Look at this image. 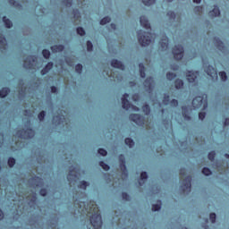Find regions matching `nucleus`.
<instances>
[{
  "instance_id": "ea45409f",
  "label": "nucleus",
  "mask_w": 229,
  "mask_h": 229,
  "mask_svg": "<svg viewBox=\"0 0 229 229\" xmlns=\"http://www.w3.org/2000/svg\"><path fill=\"white\" fill-rule=\"evenodd\" d=\"M42 55L45 60H49V58H51V52L48 49L45 48L42 50Z\"/></svg>"
},
{
  "instance_id": "0e129e2a",
  "label": "nucleus",
  "mask_w": 229,
  "mask_h": 229,
  "mask_svg": "<svg viewBox=\"0 0 229 229\" xmlns=\"http://www.w3.org/2000/svg\"><path fill=\"white\" fill-rule=\"evenodd\" d=\"M4 144V132H0V148H3Z\"/></svg>"
},
{
  "instance_id": "052dcab7",
  "label": "nucleus",
  "mask_w": 229,
  "mask_h": 229,
  "mask_svg": "<svg viewBox=\"0 0 229 229\" xmlns=\"http://www.w3.org/2000/svg\"><path fill=\"white\" fill-rule=\"evenodd\" d=\"M49 223L52 225V226H56V225H58V218L54 216L49 220Z\"/></svg>"
},
{
  "instance_id": "5fc2aeb1",
  "label": "nucleus",
  "mask_w": 229,
  "mask_h": 229,
  "mask_svg": "<svg viewBox=\"0 0 229 229\" xmlns=\"http://www.w3.org/2000/svg\"><path fill=\"white\" fill-rule=\"evenodd\" d=\"M62 4L64 6H67L68 8H71V6H72V0H62Z\"/></svg>"
},
{
  "instance_id": "49530a36",
  "label": "nucleus",
  "mask_w": 229,
  "mask_h": 229,
  "mask_svg": "<svg viewBox=\"0 0 229 229\" xmlns=\"http://www.w3.org/2000/svg\"><path fill=\"white\" fill-rule=\"evenodd\" d=\"M176 73L174 72H168L166 73V79L168 80V81H173V80H174L176 78Z\"/></svg>"
},
{
  "instance_id": "c756f323",
  "label": "nucleus",
  "mask_w": 229,
  "mask_h": 229,
  "mask_svg": "<svg viewBox=\"0 0 229 229\" xmlns=\"http://www.w3.org/2000/svg\"><path fill=\"white\" fill-rule=\"evenodd\" d=\"M139 69L140 78H146V66H144L143 63L139 64Z\"/></svg>"
},
{
  "instance_id": "338daca9",
  "label": "nucleus",
  "mask_w": 229,
  "mask_h": 229,
  "mask_svg": "<svg viewBox=\"0 0 229 229\" xmlns=\"http://www.w3.org/2000/svg\"><path fill=\"white\" fill-rule=\"evenodd\" d=\"M205 117H207V113H205V112L199 113V119L200 121H203L205 119Z\"/></svg>"
},
{
  "instance_id": "7c9ffc66",
  "label": "nucleus",
  "mask_w": 229,
  "mask_h": 229,
  "mask_svg": "<svg viewBox=\"0 0 229 229\" xmlns=\"http://www.w3.org/2000/svg\"><path fill=\"white\" fill-rule=\"evenodd\" d=\"M162 209V200H157V204L152 205V211L153 212H159Z\"/></svg>"
},
{
  "instance_id": "4be33fe9",
  "label": "nucleus",
  "mask_w": 229,
  "mask_h": 229,
  "mask_svg": "<svg viewBox=\"0 0 229 229\" xmlns=\"http://www.w3.org/2000/svg\"><path fill=\"white\" fill-rule=\"evenodd\" d=\"M0 49L3 51H6L8 49V41L6 40V37H4V35L0 36Z\"/></svg>"
},
{
  "instance_id": "1a4fd4ad",
  "label": "nucleus",
  "mask_w": 229,
  "mask_h": 229,
  "mask_svg": "<svg viewBox=\"0 0 229 229\" xmlns=\"http://www.w3.org/2000/svg\"><path fill=\"white\" fill-rule=\"evenodd\" d=\"M192 105L195 108H201L204 105V109L208 106V104L207 103V100L203 99V97H196L192 100Z\"/></svg>"
},
{
  "instance_id": "8fccbe9b",
  "label": "nucleus",
  "mask_w": 229,
  "mask_h": 229,
  "mask_svg": "<svg viewBox=\"0 0 229 229\" xmlns=\"http://www.w3.org/2000/svg\"><path fill=\"white\" fill-rule=\"evenodd\" d=\"M46 111H40L38 114V119L40 123H42V121H44V119H46Z\"/></svg>"
},
{
  "instance_id": "20e7f679",
  "label": "nucleus",
  "mask_w": 229,
  "mask_h": 229,
  "mask_svg": "<svg viewBox=\"0 0 229 229\" xmlns=\"http://www.w3.org/2000/svg\"><path fill=\"white\" fill-rule=\"evenodd\" d=\"M28 183L32 189L42 188L44 187V179L40 176L35 175L29 179Z\"/></svg>"
},
{
  "instance_id": "412c9836",
  "label": "nucleus",
  "mask_w": 229,
  "mask_h": 229,
  "mask_svg": "<svg viewBox=\"0 0 229 229\" xmlns=\"http://www.w3.org/2000/svg\"><path fill=\"white\" fill-rule=\"evenodd\" d=\"M37 203H38V197H37V193H33L31 199L29 200L28 205L30 208H35L37 207Z\"/></svg>"
},
{
  "instance_id": "dca6fc26",
  "label": "nucleus",
  "mask_w": 229,
  "mask_h": 229,
  "mask_svg": "<svg viewBox=\"0 0 229 229\" xmlns=\"http://www.w3.org/2000/svg\"><path fill=\"white\" fill-rule=\"evenodd\" d=\"M111 67H114V69H120V71H124V64L123 62L119 61L118 59H112L111 60Z\"/></svg>"
},
{
  "instance_id": "cd10ccee",
  "label": "nucleus",
  "mask_w": 229,
  "mask_h": 229,
  "mask_svg": "<svg viewBox=\"0 0 229 229\" xmlns=\"http://www.w3.org/2000/svg\"><path fill=\"white\" fill-rule=\"evenodd\" d=\"M140 178L141 182L139 181V186L142 187V185H144V182H146V180H148V172H141Z\"/></svg>"
},
{
  "instance_id": "f704fd0d",
  "label": "nucleus",
  "mask_w": 229,
  "mask_h": 229,
  "mask_svg": "<svg viewBox=\"0 0 229 229\" xmlns=\"http://www.w3.org/2000/svg\"><path fill=\"white\" fill-rule=\"evenodd\" d=\"M18 98L20 99V101H24V99L26 98V89H21L19 90Z\"/></svg>"
},
{
  "instance_id": "9b49d317",
  "label": "nucleus",
  "mask_w": 229,
  "mask_h": 229,
  "mask_svg": "<svg viewBox=\"0 0 229 229\" xmlns=\"http://www.w3.org/2000/svg\"><path fill=\"white\" fill-rule=\"evenodd\" d=\"M214 44L218 51H221V53H226V46H225V43L219 38V37L214 38Z\"/></svg>"
},
{
  "instance_id": "e2e57ef3",
  "label": "nucleus",
  "mask_w": 229,
  "mask_h": 229,
  "mask_svg": "<svg viewBox=\"0 0 229 229\" xmlns=\"http://www.w3.org/2000/svg\"><path fill=\"white\" fill-rule=\"evenodd\" d=\"M142 3L145 6H151V4H155V1L153 0H142Z\"/></svg>"
},
{
  "instance_id": "864d4df0",
  "label": "nucleus",
  "mask_w": 229,
  "mask_h": 229,
  "mask_svg": "<svg viewBox=\"0 0 229 229\" xmlns=\"http://www.w3.org/2000/svg\"><path fill=\"white\" fill-rule=\"evenodd\" d=\"M167 17H169L171 21H174L176 19V13H174V11H169L167 13Z\"/></svg>"
},
{
  "instance_id": "69168bd1",
  "label": "nucleus",
  "mask_w": 229,
  "mask_h": 229,
  "mask_svg": "<svg viewBox=\"0 0 229 229\" xmlns=\"http://www.w3.org/2000/svg\"><path fill=\"white\" fill-rule=\"evenodd\" d=\"M170 105L171 106H178V100L176 98H173L171 101H170Z\"/></svg>"
},
{
  "instance_id": "f257e3e1",
  "label": "nucleus",
  "mask_w": 229,
  "mask_h": 229,
  "mask_svg": "<svg viewBox=\"0 0 229 229\" xmlns=\"http://www.w3.org/2000/svg\"><path fill=\"white\" fill-rule=\"evenodd\" d=\"M18 139H23V140H30L35 137V130L31 127H26L25 129L18 130L15 134Z\"/></svg>"
},
{
  "instance_id": "de8ad7c7",
  "label": "nucleus",
  "mask_w": 229,
  "mask_h": 229,
  "mask_svg": "<svg viewBox=\"0 0 229 229\" xmlns=\"http://www.w3.org/2000/svg\"><path fill=\"white\" fill-rule=\"evenodd\" d=\"M75 72H77V74H81V72H83V64H77L75 65Z\"/></svg>"
},
{
  "instance_id": "6e6552de",
  "label": "nucleus",
  "mask_w": 229,
  "mask_h": 229,
  "mask_svg": "<svg viewBox=\"0 0 229 229\" xmlns=\"http://www.w3.org/2000/svg\"><path fill=\"white\" fill-rule=\"evenodd\" d=\"M129 119L138 126H144L145 117L139 114H131Z\"/></svg>"
},
{
  "instance_id": "ddd939ff",
  "label": "nucleus",
  "mask_w": 229,
  "mask_h": 229,
  "mask_svg": "<svg viewBox=\"0 0 229 229\" xmlns=\"http://www.w3.org/2000/svg\"><path fill=\"white\" fill-rule=\"evenodd\" d=\"M129 97L130 95L128 93H124L122 98V108H123V110H130L131 106L130 100H128Z\"/></svg>"
},
{
  "instance_id": "f8f14e48",
  "label": "nucleus",
  "mask_w": 229,
  "mask_h": 229,
  "mask_svg": "<svg viewBox=\"0 0 229 229\" xmlns=\"http://www.w3.org/2000/svg\"><path fill=\"white\" fill-rule=\"evenodd\" d=\"M37 61L35 55H28L23 63L24 69H31L33 67V63Z\"/></svg>"
},
{
  "instance_id": "58836bf2",
  "label": "nucleus",
  "mask_w": 229,
  "mask_h": 229,
  "mask_svg": "<svg viewBox=\"0 0 229 229\" xmlns=\"http://www.w3.org/2000/svg\"><path fill=\"white\" fill-rule=\"evenodd\" d=\"M76 33L77 35H80V37H85V35H87V32L85 31V29H83V27H77Z\"/></svg>"
},
{
  "instance_id": "a878e982",
  "label": "nucleus",
  "mask_w": 229,
  "mask_h": 229,
  "mask_svg": "<svg viewBox=\"0 0 229 229\" xmlns=\"http://www.w3.org/2000/svg\"><path fill=\"white\" fill-rule=\"evenodd\" d=\"M2 21L4 26L7 28V30L13 28V22H12L11 20L8 19V17L3 16Z\"/></svg>"
},
{
  "instance_id": "6ab92c4d",
  "label": "nucleus",
  "mask_w": 229,
  "mask_h": 229,
  "mask_svg": "<svg viewBox=\"0 0 229 229\" xmlns=\"http://www.w3.org/2000/svg\"><path fill=\"white\" fill-rule=\"evenodd\" d=\"M140 26L145 30H151V24L149 23V20L146 18V16L140 17Z\"/></svg>"
},
{
  "instance_id": "bf43d9fd",
  "label": "nucleus",
  "mask_w": 229,
  "mask_h": 229,
  "mask_svg": "<svg viewBox=\"0 0 229 229\" xmlns=\"http://www.w3.org/2000/svg\"><path fill=\"white\" fill-rule=\"evenodd\" d=\"M39 196H42V198H46V196H47V189L41 188L39 190Z\"/></svg>"
},
{
  "instance_id": "37998d69",
  "label": "nucleus",
  "mask_w": 229,
  "mask_h": 229,
  "mask_svg": "<svg viewBox=\"0 0 229 229\" xmlns=\"http://www.w3.org/2000/svg\"><path fill=\"white\" fill-rule=\"evenodd\" d=\"M159 44L163 50L168 49V47H169V43L167 41H165V39H161L159 41Z\"/></svg>"
},
{
  "instance_id": "5701e85b",
  "label": "nucleus",
  "mask_w": 229,
  "mask_h": 229,
  "mask_svg": "<svg viewBox=\"0 0 229 229\" xmlns=\"http://www.w3.org/2000/svg\"><path fill=\"white\" fill-rule=\"evenodd\" d=\"M118 159H119V162H120L121 171H126V169H128V168L126 167V158L124 157V155L120 154L118 156Z\"/></svg>"
},
{
  "instance_id": "2f4dec72",
  "label": "nucleus",
  "mask_w": 229,
  "mask_h": 229,
  "mask_svg": "<svg viewBox=\"0 0 229 229\" xmlns=\"http://www.w3.org/2000/svg\"><path fill=\"white\" fill-rule=\"evenodd\" d=\"M29 223L30 226H35V225H38V216H32L29 218Z\"/></svg>"
},
{
  "instance_id": "b1692460",
  "label": "nucleus",
  "mask_w": 229,
  "mask_h": 229,
  "mask_svg": "<svg viewBox=\"0 0 229 229\" xmlns=\"http://www.w3.org/2000/svg\"><path fill=\"white\" fill-rule=\"evenodd\" d=\"M52 53H62L65 49L64 45H54L50 47Z\"/></svg>"
},
{
  "instance_id": "2eb2a0df",
  "label": "nucleus",
  "mask_w": 229,
  "mask_h": 229,
  "mask_svg": "<svg viewBox=\"0 0 229 229\" xmlns=\"http://www.w3.org/2000/svg\"><path fill=\"white\" fill-rule=\"evenodd\" d=\"M186 78H187V81H189V83H194V81H196V80H198V72L188 71L186 72Z\"/></svg>"
},
{
  "instance_id": "aec40b11",
  "label": "nucleus",
  "mask_w": 229,
  "mask_h": 229,
  "mask_svg": "<svg viewBox=\"0 0 229 229\" xmlns=\"http://www.w3.org/2000/svg\"><path fill=\"white\" fill-rule=\"evenodd\" d=\"M55 64L53 62H48L45 67L41 70L40 74L41 76H46V74H47L49 72V71H51V69H53Z\"/></svg>"
},
{
  "instance_id": "603ef678",
  "label": "nucleus",
  "mask_w": 229,
  "mask_h": 229,
  "mask_svg": "<svg viewBox=\"0 0 229 229\" xmlns=\"http://www.w3.org/2000/svg\"><path fill=\"white\" fill-rule=\"evenodd\" d=\"M219 76L222 81H227L228 75L226 74V72H219Z\"/></svg>"
},
{
  "instance_id": "4d7b16f0",
  "label": "nucleus",
  "mask_w": 229,
  "mask_h": 229,
  "mask_svg": "<svg viewBox=\"0 0 229 229\" xmlns=\"http://www.w3.org/2000/svg\"><path fill=\"white\" fill-rule=\"evenodd\" d=\"M98 153L101 157H106V155H108V151H106V149L101 148L98 149Z\"/></svg>"
},
{
  "instance_id": "680f3d73",
  "label": "nucleus",
  "mask_w": 229,
  "mask_h": 229,
  "mask_svg": "<svg viewBox=\"0 0 229 229\" xmlns=\"http://www.w3.org/2000/svg\"><path fill=\"white\" fill-rule=\"evenodd\" d=\"M209 219L211 223L214 225V223H216V219H217V215H216V213H210Z\"/></svg>"
},
{
  "instance_id": "a19ab883",
  "label": "nucleus",
  "mask_w": 229,
  "mask_h": 229,
  "mask_svg": "<svg viewBox=\"0 0 229 229\" xmlns=\"http://www.w3.org/2000/svg\"><path fill=\"white\" fill-rule=\"evenodd\" d=\"M202 174H204V176H210L212 175V170L208 166H204L202 168Z\"/></svg>"
},
{
  "instance_id": "4c0bfd02",
  "label": "nucleus",
  "mask_w": 229,
  "mask_h": 229,
  "mask_svg": "<svg viewBox=\"0 0 229 229\" xmlns=\"http://www.w3.org/2000/svg\"><path fill=\"white\" fill-rule=\"evenodd\" d=\"M124 142H125L126 146H128L131 148H133V146H135V141L131 138H126L124 140Z\"/></svg>"
},
{
  "instance_id": "0eeeda50",
  "label": "nucleus",
  "mask_w": 229,
  "mask_h": 229,
  "mask_svg": "<svg viewBox=\"0 0 229 229\" xmlns=\"http://www.w3.org/2000/svg\"><path fill=\"white\" fill-rule=\"evenodd\" d=\"M77 169L78 167L72 165H70L69 173L67 174V180L68 182H70V183L76 182L80 180V176L78 175V174H73L74 171H78Z\"/></svg>"
},
{
  "instance_id": "7ed1b4c3",
  "label": "nucleus",
  "mask_w": 229,
  "mask_h": 229,
  "mask_svg": "<svg viewBox=\"0 0 229 229\" xmlns=\"http://www.w3.org/2000/svg\"><path fill=\"white\" fill-rule=\"evenodd\" d=\"M172 55L174 59H175L177 62H180V60H182L183 56H185V48L180 44L175 45L172 48Z\"/></svg>"
},
{
  "instance_id": "bb28decb",
  "label": "nucleus",
  "mask_w": 229,
  "mask_h": 229,
  "mask_svg": "<svg viewBox=\"0 0 229 229\" xmlns=\"http://www.w3.org/2000/svg\"><path fill=\"white\" fill-rule=\"evenodd\" d=\"M11 89L8 87L5 88H2L0 89V98L1 99H4V98H6L8 96V94H10Z\"/></svg>"
},
{
  "instance_id": "e433bc0d",
  "label": "nucleus",
  "mask_w": 229,
  "mask_h": 229,
  "mask_svg": "<svg viewBox=\"0 0 229 229\" xmlns=\"http://www.w3.org/2000/svg\"><path fill=\"white\" fill-rule=\"evenodd\" d=\"M111 21L112 18H110L109 16H105L100 20L99 24L100 26H105L106 24H108V22H110Z\"/></svg>"
},
{
  "instance_id": "4468645a",
  "label": "nucleus",
  "mask_w": 229,
  "mask_h": 229,
  "mask_svg": "<svg viewBox=\"0 0 229 229\" xmlns=\"http://www.w3.org/2000/svg\"><path fill=\"white\" fill-rule=\"evenodd\" d=\"M64 121H65V116H64V114L54 115L52 118V124H54V126H60V124H64Z\"/></svg>"
},
{
  "instance_id": "f3484780",
  "label": "nucleus",
  "mask_w": 229,
  "mask_h": 229,
  "mask_svg": "<svg viewBox=\"0 0 229 229\" xmlns=\"http://www.w3.org/2000/svg\"><path fill=\"white\" fill-rule=\"evenodd\" d=\"M206 72L208 76H210V78H217V71L216 70V68H214V66L210 64L208 65Z\"/></svg>"
},
{
  "instance_id": "a18cd8bd",
  "label": "nucleus",
  "mask_w": 229,
  "mask_h": 229,
  "mask_svg": "<svg viewBox=\"0 0 229 229\" xmlns=\"http://www.w3.org/2000/svg\"><path fill=\"white\" fill-rule=\"evenodd\" d=\"M87 46V51L89 53H92V51H94V44H92V41L88 40L86 43Z\"/></svg>"
},
{
  "instance_id": "39448f33",
  "label": "nucleus",
  "mask_w": 229,
  "mask_h": 229,
  "mask_svg": "<svg viewBox=\"0 0 229 229\" xmlns=\"http://www.w3.org/2000/svg\"><path fill=\"white\" fill-rule=\"evenodd\" d=\"M155 79L153 76H148L143 81V87L148 94H152L153 90H155Z\"/></svg>"
},
{
  "instance_id": "79ce46f5",
  "label": "nucleus",
  "mask_w": 229,
  "mask_h": 229,
  "mask_svg": "<svg viewBox=\"0 0 229 229\" xmlns=\"http://www.w3.org/2000/svg\"><path fill=\"white\" fill-rule=\"evenodd\" d=\"M8 3L11 6H14L15 8H22V4L15 0H8Z\"/></svg>"
},
{
  "instance_id": "c03bdc74",
  "label": "nucleus",
  "mask_w": 229,
  "mask_h": 229,
  "mask_svg": "<svg viewBox=\"0 0 229 229\" xmlns=\"http://www.w3.org/2000/svg\"><path fill=\"white\" fill-rule=\"evenodd\" d=\"M99 165L104 171H110V165L105 163V161H99Z\"/></svg>"
},
{
  "instance_id": "c9c22d12",
  "label": "nucleus",
  "mask_w": 229,
  "mask_h": 229,
  "mask_svg": "<svg viewBox=\"0 0 229 229\" xmlns=\"http://www.w3.org/2000/svg\"><path fill=\"white\" fill-rule=\"evenodd\" d=\"M142 112L145 115H149L151 114V107L148 104H145L142 106Z\"/></svg>"
},
{
  "instance_id": "774afa93",
  "label": "nucleus",
  "mask_w": 229,
  "mask_h": 229,
  "mask_svg": "<svg viewBox=\"0 0 229 229\" xmlns=\"http://www.w3.org/2000/svg\"><path fill=\"white\" fill-rule=\"evenodd\" d=\"M201 10H203V7L197 5L194 7L193 11L195 13H199L201 12Z\"/></svg>"
},
{
  "instance_id": "c85d7f7f",
  "label": "nucleus",
  "mask_w": 229,
  "mask_h": 229,
  "mask_svg": "<svg viewBox=\"0 0 229 229\" xmlns=\"http://www.w3.org/2000/svg\"><path fill=\"white\" fill-rule=\"evenodd\" d=\"M183 85H185V83L182 81V79H176L174 81V87L176 90H180L181 89H183Z\"/></svg>"
},
{
  "instance_id": "393cba45",
  "label": "nucleus",
  "mask_w": 229,
  "mask_h": 229,
  "mask_svg": "<svg viewBox=\"0 0 229 229\" xmlns=\"http://www.w3.org/2000/svg\"><path fill=\"white\" fill-rule=\"evenodd\" d=\"M210 17H219L221 15V10L219 6L214 5V9L209 12Z\"/></svg>"
},
{
  "instance_id": "a211bd4d",
  "label": "nucleus",
  "mask_w": 229,
  "mask_h": 229,
  "mask_svg": "<svg viewBox=\"0 0 229 229\" xmlns=\"http://www.w3.org/2000/svg\"><path fill=\"white\" fill-rule=\"evenodd\" d=\"M182 110L184 121H191L192 118L191 117V110L189 109V106H182Z\"/></svg>"
},
{
  "instance_id": "13d9d810",
  "label": "nucleus",
  "mask_w": 229,
  "mask_h": 229,
  "mask_svg": "<svg viewBox=\"0 0 229 229\" xmlns=\"http://www.w3.org/2000/svg\"><path fill=\"white\" fill-rule=\"evenodd\" d=\"M122 198L123 199V201H131V198L130 197V194L126 193V192H122Z\"/></svg>"
},
{
  "instance_id": "6e6d98bb",
  "label": "nucleus",
  "mask_w": 229,
  "mask_h": 229,
  "mask_svg": "<svg viewBox=\"0 0 229 229\" xmlns=\"http://www.w3.org/2000/svg\"><path fill=\"white\" fill-rule=\"evenodd\" d=\"M72 14H73L74 19H80L81 17L79 9H73L72 10Z\"/></svg>"
},
{
  "instance_id": "72a5a7b5",
  "label": "nucleus",
  "mask_w": 229,
  "mask_h": 229,
  "mask_svg": "<svg viewBox=\"0 0 229 229\" xmlns=\"http://www.w3.org/2000/svg\"><path fill=\"white\" fill-rule=\"evenodd\" d=\"M90 183L87 181H81L78 187L79 189H81L82 191H87V187H89Z\"/></svg>"
},
{
  "instance_id": "f03ea898",
  "label": "nucleus",
  "mask_w": 229,
  "mask_h": 229,
  "mask_svg": "<svg viewBox=\"0 0 229 229\" xmlns=\"http://www.w3.org/2000/svg\"><path fill=\"white\" fill-rule=\"evenodd\" d=\"M138 40L141 47H146L151 44V33L146 32L144 30H138Z\"/></svg>"
},
{
  "instance_id": "473e14b6",
  "label": "nucleus",
  "mask_w": 229,
  "mask_h": 229,
  "mask_svg": "<svg viewBox=\"0 0 229 229\" xmlns=\"http://www.w3.org/2000/svg\"><path fill=\"white\" fill-rule=\"evenodd\" d=\"M15 164H17V160L13 157H10L7 159V165L12 169L13 167H15Z\"/></svg>"
},
{
  "instance_id": "9d476101",
  "label": "nucleus",
  "mask_w": 229,
  "mask_h": 229,
  "mask_svg": "<svg viewBox=\"0 0 229 229\" xmlns=\"http://www.w3.org/2000/svg\"><path fill=\"white\" fill-rule=\"evenodd\" d=\"M192 187V176L188 175L182 182V184L180 186V189L182 192H185L187 189H191Z\"/></svg>"
},
{
  "instance_id": "423d86ee",
  "label": "nucleus",
  "mask_w": 229,
  "mask_h": 229,
  "mask_svg": "<svg viewBox=\"0 0 229 229\" xmlns=\"http://www.w3.org/2000/svg\"><path fill=\"white\" fill-rule=\"evenodd\" d=\"M89 221L91 223V225L95 229H99L101 226H103V220L101 218V215L99 214H94L90 216Z\"/></svg>"
},
{
  "instance_id": "09e8293b",
  "label": "nucleus",
  "mask_w": 229,
  "mask_h": 229,
  "mask_svg": "<svg viewBox=\"0 0 229 229\" xmlns=\"http://www.w3.org/2000/svg\"><path fill=\"white\" fill-rule=\"evenodd\" d=\"M169 103H171L169 94L165 93L163 98V104L165 105V106H167Z\"/></svg>"
},
{
  "instance_id": "3c124183",
  "label": "nucleus",
  "mask_w": 229,
  "mask_h": 229,
  "mask_svg": "<svg viewBox=\"0 0 229 229\" xmlns=\"http://www.w3.org/2000/svg\"><path fill=\"white\" fill-rule=\"evenodd\" d=\"M208 158L210 162H214L216 160V151L212 150L208 154Z\"/></svg>"
}]
</instances>
